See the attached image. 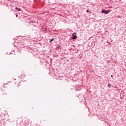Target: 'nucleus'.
Listing matches in <instances>:
<instances>
[{
    "label": "nucleus",
    "instance_id": "obj_1",
    "mask_svg": "<svg viewBox=\"0 0 126 126\" xmlns=\"http://www.w3.org/2000/svg\"><path fill=\"white\" fill-rule=\"evenodd\" d=\"M102 13H105V14H109V12H111V10H106L105 9H103L101 10Z\"/></svg>",
    "mask_w": 126,
    "mask_h": 126
},
{
    "label": "nucleus",
    "instance_id": "obj_2",
    "mask_svg": "<svg viewBox=\"0 0 126 126\" xmlns=\"http://www.w3.org/2000/svg\"><path fill=\"white\" fill-rule=\"evenodd\" d=\"M26 118H23V119H22V124H26Z\"/></svg>",
    "mask_w": 126,
    "mask_h": 126
},
{
    "label": "nucleus",
    "instance_id": "obj_3",
    "mask_svg": "<svg viewBox=\"0 0 126 126\" xmlns=\"http://www.w3.org/2000/svg\"><path fill=\"white\" fill-rule=\"evenodd\" d=\"M77 38V36L75 35L72 34V40H75Z\"/></svg>",
    "mask_w": 126,
    "mask_h": 126
},
{
    "label": "nucleus",
    "instance_id": "obj_4",
    "mask_svg": "<svg viewBox=\"0 0 126 126\" xmlns=\"http://www.w3.org/2000/svg\"><path fill=\"white\" fill-rule=\"evenodd\" d=\"M15 9H16V10H18V11H20L21 10V9L18 7H16Z\"/></svg>",
    "mask_w": 126,
    "mask_h": 126
},
{
    "label": "nucleus",
    "instance_id": "obj_5",
    "mask_svg": "<svg viewBox=\"0 0 126 126\" xmlns=\"http://www.w3.org/2000/svg\"><path fill=\"white\" fill-rule=\"evenodd\" d=\"M112 86V85L110 84H109L108 85V87H109V88H111V87Z\"/></svg>",
    "mask_w": 126,
    "mask_h": 126
},
{
    "label": "nucleus",
    "instance_id": "obj_6",
    "mask_svg": "<svg viewBox=\"0 0 126 126\" xmlns=\"http://www.w3.org/2000/svg\"><path fill=\"white\" fill-rule=\"evenodd\" d=\"M54 38H52L50 41V43H52V42H53V41H54Z\"/></svg>",
    "mask_w": 126,
    "mask_h": 126
},
{
    "label": "nucleus",
    "instance_id": "obj_7",
    "mask_svg": "<svg viewBox=\"0 0 126 126\" xmlns=\"http://www.w3.org/2000/svg\"><path fill=\"white\" fill-rule=\"evenodd\" d=\"M86 12H89V10L88 9L87 10Z\"/></svg>",
    "mask_w": 126,
    "mask_h": 126
},
{
    "label": "nucleus",
    "instance_id": "obj_8",
    "mask_svg": "<svg viewBox=\"0 0 126 126\" xmlns=\"http://www.w3.org/2000/svg\"><path fill=\"white\" fill-rule=\"evenodd\" d=\"M21 77H24V75H22V76H21Z\"/></svg>",
    "mask_w": 126,
    "mask_h": 126
},
{
    "label": "nucleus",
    "instance_id": "obj_9",
    "mask_svg": "<svg viewBox=\"0 0 126 126\" xmlns=\"http://www.w3.org/2000/svg\"><path fill=\"white\" fill-rule=\"evenodd\" d=\"M17 16H18V15L17 14V15H16V17H17Z\"/></svg>",
    "mask_w": 126,
    "mask_h": 126
},
{
    "label": "nucleus",
    "instance_id": "obj_10",
    "mask_svg": "<svg viewBox=\"0 0 126 126\" xmlns=\"http://www.w3.org/2000/svg\"><path fill=\"white\" fill-rule=\"evenodd\" d=\"M33 7H35V5L33 4Z\"/></svg>",
    "mask_w": 126,
    "mask_h": 126
},
{
    "label": "nucleus",
    "instance_id": "obj_11",
    "mask_svg": "<svg viewBox=\"0 0 126 126\" xmlns=\"http://www.w3.org/2000/svg\"><path fill=\"white\" fill-rule=\"evenodd\" d=\"M30 53H32V51H30Z\"/></svg>",
    "mask_w": 126,
    "mask_h": 126
},
{
    "label": "nucleus",
    "instance_id": "obj_12",
    "mask_svg": "<svg viewBox=\"0 0 126 126\" xmlns=\"http://www.w3.org/2000/svg\"><path fill=\"white\" fill-rule=\"evenodd\" d=\"M108 44H110V43L109 42H107Z\"/></svg>",
    "mask_w": 126,
    "mask_h": 126
},
{
    "label": "nucleus",
    "instance_id": "obj_13",
    "mask_svg": "<svg viewBox=\"0 0 126 126\" xmlns=\"http://www.w3.org/2000/svg\"><path fill=\"white\" fill-rule=\"evenodd\" d=\"M74 34H76V33H74Z\"/></svg>",
    "mask_w": 126,
    "mask_h": 126
}]
</instances>
